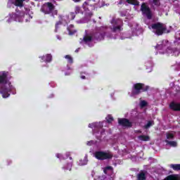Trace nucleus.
I'll use <instances>...</instances> for the list:
<instances>
[{
	"label": "nucleus",
	"instance_id": "nucleus-41",
	"mask_svg": "<svg viewBox=\"0 0 180 180\" xmlns=\"http://www.w3.org/2000/svg\"><path fill=\"white\" fill-rule=\"evenodd\" d=\"M79 50V49H76L75 53H78Z\"/></svg>",
	"mask_w": 180,
	"mask_h": 180
},
{
	"label": "nucleus",
	"instance_id": "nucleus-16",
	"mask_svg": "<svg viewBox=\"0 0 180 180\" xmlns=\"http://www.w3.org/2000/svg\"><path fill=\"white\" fill-rule=\"evenodd\" d=\"M151 126H154V121H148L147 124L143 126V129L147 130L150 129Z\"/></svg>",
	"mask_w": 180,
	"mask_h": 180
},
{
	"label": "nucleus",
	"instance_id": "nucleus-29",
	"mask_svg": "<svg viewBox=\"0 0 180 180\" xmlns=\"http://www.w3.org/2000/svg\"><path fill=\"white\" fill-rule=\"evenodd\" d=\"M154 5L156 6H160V0H153Z\"/></svg>",
	"mask_w": 180,
	"mask_h": 180
},
{
	"label": "nucleus",
	"instance_id": "nucleus-31",
	"mask_svg": "<svg viewBox=\"0 0 180 180\" xmlns=\"http://www.w3.org/2000/svg\"><path fill=\"white\" fill-rule=\"evenodd\" d=\"M39 58L41 59L40 60L41 63H44V61L46 62V56H40Z\"/></svg>",
	"mask_w": 180,
	"mask_h": 180
},
{
	"label": "nucleus",
	"instance_id": "nucleus-20",
	"mask_svg": "<svg viewBox=\"0 0 180 180\" xmlns=\"http://www.w3.org/2000/svg\"><path fill=\"white\" fill-rule=\"evenodd\" d=\"M165 142L167 143V144H169V146H170L171 147H176V146H178V143H176V141H168L166 140Z\"/></svg>",
	"mask_w": 180,
	"mask_h": 180
},
{
	"label": "nucleus",
	"instance_id": "nucleus-9",
	"mask_svg": "<svg viewBox=\"0 0 180 180\" xmlns=\"http://www.w3.org/2000/svg\"><path fill=\"white\" fill-rule=\"evenodd\" d=\"M169 108L174 112H180V103H178L172 101L169 104Z\"/></svg>",
	"mask_w": 180,
	"mask_h": 180
},
{
	"label": "nucleus",
	"instance_id": "nucleus-23",
	"mask_svg": "<svg viewBox=\"0 0 180 180\" xmlns=\"http://www.w3.org/2000/svg\"><path fill=\"white\" fill-rule=\"evenodd\" d=\"M117 30L119 32L122 31V25L114 26L112 27V32H117Z\"/></svg>",
	"mask_w": 180,
	"mask_h": 180
},
{
	"label": "nucleus",
	"instance_id": "nucleus-19",
	"mask_svg": "<svg viewBox=\"0 0 180 180\" xmlns=\"http://www.w3.org/2000/svg\"><path fill=\"white\" fill-rule=\"evenodd\" d=\"M139 140H141V141H150V136H146V135H140L139 136Z\"/></svg>",
	"mask_w": 180,
	"mask_h": 180
},
{
	"label": "nucleus",
	"instance_id": "nucleus-17",
	"mask_svg": "<svg viewBox=\"0 0 180 180\" xmlns=\"http://www.w3.org/2000/svg\"><path fill=\"white\" fill-rule=\"evenodd\" d=\"M170 168L174 171H180V164H172L170 165Z\"/></svg>",
	"mask_w": 180,
	"mask_h": 180
},
{
	"label": "nucleus",
	"instance_id": "nucleus-28",
	"mask_svg": "<svg viewBox=\"0 0 180 180\" xmlns=\"http://www.w3.org/2000/svg\"><path fill=\"white\" fill-rule=\"evenodd\" d=\"M147 106V103L146 101H141V108H146Z\"/></svg>",
	"mask_w": 180,
	"mask_h": 180
},
{
	"label": "nucleus",
	"instance_id": "nucleus-38",
	"mask_svg": "<svg viewBox=\"0 0 180 180\" xmlns=\"http://www.w3.org/2000/svg\"><path fill=\"white\" fill-rule=\"evenodd\" d=\"M103 133H105V129H102V131H101V134H103Z\"/></svg>",
	"mask_w": 180,
	"mask_h": 180
},
{
	"label": "nucleus",
	"instance_id": "nucleus-37",
	"mask_svg": "<svg viewBox=\"0 0 180 180\" xmlns=\"http://www.w3.org/2000/svg\"><path fill=\"white\" fill-rule=\"evenodd\" d=\"M80 77L82 78V79H86V78L85 76H84L82 75H81Z\"/></svg>",
	"mask_w": 180,
	"mask_h": 180
},
{
	"label": "nucleus",
	"instance_id": "nucleus-14",
	"mask_svg": "<svg viewBox=\"0 0 180 180\" xmlns=\"http://www.w3.org/2000/svg\"><path fill=\"white\" fill-rule=\"evenodd\" d=\"M137 179L138 180H146V179H147V177L146 176V173H144V172H141L137 175Z\"/></svg>",
	"mask_w": 180,
	"mask_h": 180
},
{
	"label": "nucleus",
	"instance_id": "nucleus-18",
	"mask_svg": "<svg viewBox=\"0 0 180 180\" xmlns=\"http://www.w3.org/2000/svg\"><path fill=\"white\" fill-rule=\"evenodd\" d=\"M63 18H64L63 15L58 16L59 20L56 23V29H58V26L63 25Z\"/></svg>",
	"mask_w": 180,
	"mask_h": 180
},
{
	"label": "nucleus",
	"instance_id": "nucleus-10",
	"mask_svg": "<svg viewBox=\"0 0 180 180\" xmlns=\"http://www.w3.org/2000/svg\"><path fill=\"white\" fill-rule=\"evenodd\" d=\"M89 127L90 129H102L103 125L101 122H94L92 124H89Z\"/></svg>",
	"mask_w": 180,
	"mask_h": 180
},
{
	"label": "nucleus",
	"instance_id": "nucleus-15",
	"mask_svg": "<svg viewBox=\"0 0 180 180\" xmlns=\"http://www.w3.org/2000/svg\"><path fill=\"white\" fill-rule=\"evenodd\" d=\"M126 2L130 5H134L135 6L140 5V2L138 0H127Z\"/></svg>",
	"mask_w": 180,
	"mask_h": 180
},
{
	"label": "nucleus",
	"instance_id": "nucleus-25",
	"mask_svg": "<svg viewBox=\"0 0 180 180\" xmlns=\"http://www.w3.org/2000/svg\"><path fill=\"white\" fill-rule=\"evenodd\" d=\"M106 120L108 123H112V122H113V117H112V115H108Z\"/></svg>",
	"mask_w": 180,
	"mask_h": 180
},
{
	"label": "nucleus",
	"instance_id": "nucleus-3",
	"mask_svg": "<svg viewBox=\"0 0 180 180\" xmlns=\"http://www.w3.org/2000/svg\"><path fill=\"white\" fill-rule=\"evenodd\" d=\"M153 30H155V34L157 36H162L165 32H167V26H164V24L161 22H156L151 25Z\"/></svg>",
	"mask_w": 180,
	"mask_h": 180
},
{
	"label": "nucleus",
	"instance_id": "nucleus-40",
	"mask_svg": "<svg viewBox=\"0 0 180 180\" xmlns=\"http://www.w3.org/2000/svg\"><path fill=\"white\" fill-rule=\"evenodd\" d=\"M56 157H57V158H60V154L58 153V154L56 155Z\"/></svg>",
	"mask_w": 180,
	"mask_h": 180
},
{
	"label": "nucleus",
	"instance_id": "nucleus-2",
	"mask_svg": "<svg viewBox=\"0 0 180 180\" xmlns=\"http://www.w3.org/2000/svg\"><path fill=\"white\" fill-rule=\"evenodd\" d=\"M150 89V86L143 83H136L133 85L131 95H140L141 92H147Z\"/></svg>",
	"mask_w": 180,
	"mask_h": 180
},
{
	"label": "nucleus",
	"instance_id": "nucleus-5",
	"mask_svg": "<svg viewBox=\"0 0 180 180\" xmlns=\"http://www.w3.org/2000/svg\"><path fill=\"white\" fill-rule=\"evenodd\" d=\"M141 11L143 15H145L149 20L153 19V13L151 12V8L146 3H142L141 6Z\"/></svg>",
	"mask_w": 180,
	"mask_h": 180
},
{
	"label": "nucleus",
	"instance_id": "nucleus-43",
	"mask_svg": "<svg viewBox=\"0 0 180 180\" xmlns=\"http://www.w3.org/2000/svg\"><path fill=\"white\" fill-rule=\"evenodd\" d=\"M86 5H88V4H86V2L84 3Z\"/></svg>",
	"mask_w": 180,
	"mask_h": 180
},
{
	"label": "nucleus",
	"instance_id": "nucleus-30",
	"mask_svg": "<svg viewBox=\"0 0 180 180\" xmlns=\"http://www.w3.org/2000/svg\"><path fill=\"white\" fill-rule=\"evenodd\" d=\"M70 16L71 20H74L75 19V13H72Z\"/></svg>",
	"mask_w": 180,
	"mask_h": 180
},
{
	"label": "nucleus",
	"instance_id": "nucleus-32",
	"mask_svg": "<svg viewBox=\"0 0 180 180\" xmlns=\"http://www.w3.org/2000/svg\"><path fill=\"white\" fill-rule=\"evenodd\" d=\"M107 171H113V167L112 166L105 167Z\"/></svg>",
	"mask_w": 180,
	"mask_h": 180
},
{
	"label": "nucleus",
	"instance_id": "nucleus-21",
	"mask_svg": "<svg viewBox=\"0 0 180 180\" xmlns=\"http://www.w3.org/2000/svg\"><path fill=\"white\" fill-rule=\"evenodd\" d=\"M45 58V63H51V60H53V56H51V54H46Z\"/></svg>",
	"mask_w": 180,
	"mask_h": 180
},
{
	"label": "nucleus",
	"instance_id": "nucleus-13",
	"mask_svg": "<svg viewBox=\"0 0 180 180\" xmlns=\"http://www.w3.org/2000/svg\"><path fill=\"white\" fill-rule=\"evenodd\" d=\"M23 2H25V0H15L13 5L18 6V8H23Z\"/></svg>",
	"mask_w": 180,
	"mask_h": 180
},
{
	"label": "nucleus",
	"instance_id": "nucleus-44",
	"mask_svg": "<svg viewBox=\"0 0 180 180\" xmlns=\"http://www.w3.org/2000/svg\"><path fill=\"white\" fill-rule=\"evenodd\" d=\"M167 33H169V31H167Z\"/></svg>",
	"mask_w": 180,
	"mask_h": 180
},
{
	"label": "nucleus",
	"instance_id": "nucleus-4",
	"mask_svg": "<svg viewBox=\"0 0 180 180\" xmlns=\"http://www.w3.org/2000/svg\"><path fill=\"white\" fill-rule=\"evenodd\" d=\"M94 156L96 160L100 161H105V160H112L113 158V154H112V153H108L105 151H96L94 153Z\"/></svg>",
	"mask_w": 180,
	"mask_h": 180
},
{
	"label": "nucleus",
	"instance_id": "nucleus-39",
	"mask_svg": "<svg viewBox=\"0 0 180 180\" xmlns=\"http://www.w3.org/2000/svg\"><path fill=\"white\" fill-rule=\"evenodd\" d=\"M81 0H72L73 2H79Z\"/></svg>",
	"mask_w": 180,
	"mask_h": 180
},
{
	"label": "nucleus",
	"instance_id": "nucleus-12",
	"mask_svg": "<svg viewBox=\"0 0 180 180\" xmlns=\"http://www.w3.org/2000/svg\"><path fill=\"white\" fill-rule=\"evenodd\" d=\"M68 32H69V34H75L77 33V31L74 30V25H70L68 28Z\"/></svg>",
	"mask_w": 180,
	"mask_h": 180
},
{
	"label": "nucleus",
	"instance_id": "nucleus-6",
	"mask_svg": "<svg viewBox=\"0 0 180 180\" xmlns=\"http://www.w3.org/2000/svg\"><path fill=\"white\" fill-rule=\"evenodd\" d=\"M41 11L45 15H50L54 11V4L51 2L45 3L41 7Z\"/></svg>",
	"mask_w": 180,
	"mask_h": 180
},
{
	"label": "nucleus",
	"instance_id": "nucleus-27",
	"mask_svg": "<svg viewBox=\"0 0 180 180\" xmlns=\"http://www.w3.org/2000/svg\"><path fill=\"white\" fill-rule=\"evenodd\" d=\"M75 12L76 14L79 13V12H81V7L76 6L75 8Z\"/></svg>",
	"mask_w": 180,
	"mask_h": 180
},
{
	"label": "nucleus",
	"instance_id": "nucleus-22",
	"mask_svg": "<svg viewBox=\"0 0 180 180\" xmlns=\"http://www.w3.org/2000/svg\"><path fill=\"white\" fill-rule=\"evenodd\" d=\"M65 58H66V60H68V63H69V64H72V63H74V59L72 58V56H70V55H66L65 56Z\"/></svg>",
	"mask_w": 180,
	"mask_h": 180
},
{
	"label": "nucleus",
	"instance_id": "nucleus-26",
	"mask_svg": "<svg viewBox=\"0 0 180 180\" xmlns=\"http://www.w3.org/2000/svg\"><path fill=\"white\" fill-rule=\"evenodd\" d=\"M167 139L168 140H172V139H174V134H167Z\"/></svg>",
	"mask_w": 180,
	"mask_h": 180
},
{
	"label": "nucleus",
	"instance_id": "nucleus-1",
	"mask_svg": "<svg viewBox=\"0 0 180 180\" xmlns=\"http://www.w3.org/2000/svg\"><path fill=\"white\" fill-rule=\"evenodd\" d=\"M0 94L2 95V98H9L11 94L9 92L13 89V86L11 85V83L8 84V73L3 72L0 75ZM8 85V86H7Z\"/></svg>",
	"mask_w": 180,
	"mask_h": 180
},
{
	"label": "nucleus",
	"instance_id": "nucleus-34",
	"mask_svg": "<svg viewBox=\"0 0 180 180\" xmlns=\"http://www.w3.org/2000/svg\"><path fill=\"white\" fill-rule=\"evenodd\" d=\"M103 172H104V174H105V175L108 174V170H107L106 167L103 168Z\"/></svg>",
	"mask_w": 180,
	"mask_h": 180
},
{
	"label": "nucleus",
	"instance_id": "nucleus-8",
	"mask_svg": "<svg viewBox=\"0 0 180 180\" xmlns=\"http://www.w3.org/2000/svg\"><path fill=\"white\" fill-rule=\"evenodd\" d=\"M91 34L95 40L101 41L105 39V32L99 31V30H97V32H93Z\"/></svg>",
	"mask_w": 180,
	"mask_h": 180
},
{
	"label": "nucleus",
	"instance_id": "nucleus-42",
	"mask_svg": "<svg viewBox=\"0 0 180 180\" xmlns=\"http://www.w3.org/2000/svg\"><path fill=\"white\" fill-rule=\"evenodd\" d=\"M69 158H70V160H72V157H70Z\"/></svg>",
	"mask_w": 180,
	"mask_h": 180
},
{
	"label": "nucleus",
	"instance_id": "nucleus-24",
	"mask_svg": "<svg viewBox=\"0 0 180 180\" xmlns=\"http://www.w3.org/2000/svg\"><path fill=\"white\" fill-rule=\"evenodd\" d=\"M112 25H117V23H123V21H122L120 19L112 20Z\"/></svg>",
	"mask_w": 180,
	"mask_h": 180
},
{
	"label": "nucleus",
	"instance_id": "nucleus-11",
	"mask_svg": "<svg viewBox=\"0 0 180 180\" xmlns=\"http://www.w3.org/2000/svg\"><path fill=\"white\" fill-rule=\"evenodd\" d=\"M92 40H94V37L92 34H91V35L86 34L83 38V41L84 43H90V41H92Z\"/></svg>",
	"mask_w": 180,
	"mask_h": 180
},
{
	"label": "nucleus",
	"instance_id": "nucleus-36",
	"mask_svg": "<svg viewBox=\"0 0 180 180\" xmlns=\"http://www.w3.org/2000/svg\"><path fill=\"white\" fill-rule=\"evenodd\" d=\"M83 8L84 9V11H88V8H86V6H85V5H83Z\"/></svg>",
	"mask_w": 180,
	"mask_h": 180
},
{
	"label": "nucleus",
	"instance_id": "nucleus-7",
	"mask_svg": "<svg viewBox=\"0 0 180 180\" xmlns=\"http://www.w3.org/2000/svg\"><path fill=\"white\" fill-rule=\"evenodd\" d=\"M118 124H120V126H122V127H133V123L130 122L129 119L127 118H119Z\"/></svg>",
	"mask_w": 180,
	"mask_h": 180
},
{
	"label": "nucleus",
	"instance_id": "nucleus-33",
	"mask_svg": "<svg viewBox=\"0 0 180 180\" xmlns=\"http://www.w3.org/2000/svg\"><path fill=\"white\" fill-rule=\"evenodd\" d=\"M93 15H94V13H92V12H89L86 14V16L89 18H91Z\"/></svg>",
	"mask_w": 180,
	"mask_h": 180
},
{
	"label": "nucleus",
	"instance_id": "nucleus-35",
	"mask_svg": "<svg viewBox=\"0 0 180 180\" xmlns=\"http://www.w3.org/2000/svg\"><path fill=\"white\" fill-rule=\"evenodd\" d=\"M123 4V0H120L118 5H122Z\"/></svg>",
	"mask_w": 180,
	"mask_h": 180
}]
</instances>
